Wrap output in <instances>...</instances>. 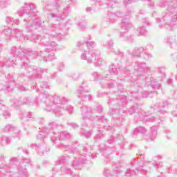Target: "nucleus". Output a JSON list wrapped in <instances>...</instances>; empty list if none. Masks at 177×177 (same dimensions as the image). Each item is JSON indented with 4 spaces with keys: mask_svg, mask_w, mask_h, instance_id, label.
<instances>
[{
    "mask_svg": "<svg viewBox=\"0 0 177 177\" xmlns=\"http://www.w3.org/2000/svg\"><path fill=\"white\" fill-rule=\"evenodd\" d=\"M104 177H109L110 176V170L105 169L104 170Z\"/></svg>",
    "mask_w": 177,
    "mask_h": 177,
    "instance_id": "obj_53",
    "label": "nucleus"
},
{
    "mask_svg": "<svg viewBox=\"0 0 177 177\" xmlns=\"http://www.w3.org/2000/svg\"><path fill=\"white\" fill-rule=\"evenodd\" d=\"M115 55H118L119 57H124V53L120 52V50L115 51Z\"/></svg>",
    "mask_w": 177,
    "mask_h": 177,
    "instance_id": "obj_55",
    "label": "nucleus"
},
{
    "mask_svg": "<svg viewBox=\"0 0 177 177\" xmlns=\"http://www.w3.org/2000/svg\"><path fill=\"white\" fill-rule=\"evenodd\" d=\"M0 32H3L7 37H15V34L19 32V29L14 28L10 29L9 26H4V28H0Z\"/></svg>",
    "mask_w": 177,
    "mask_h": 177,
    "instance_id": "obj_18",
    "label": "nucleus"
},
{
    "mask_svg": "<svg viewBox=\"0 0 177 177\" xmlns=\"http://www.w3.org/2000/svg\"><path fill=\"white\" fill-rule=\"evenodd\" d=\"M3 117H5V118H9V117H10V113H9L8 111H4L3 113Z\"/></svg>",
    "mask_w": 177,
    "mask_h": 177,
    "instance_id": "obj_56",
    "label": "nucleus"
},
{
    "mask_svg": "<svg viewBox=\"0 0 177 177\" xmlns=\"http://www.w3.org/2000/svg\"><path fill=\"white\" fill-rule=\"evenodd\" d=\"M143 53H145V48H143V47H139L137 48L131 55L133 57H142Z\"/></svg>",
    "mask_w": 177,
    "mask_h": 177,
    "instance_id": "obj_24",
    "label": "nucleus"
},
{
    "mask_svg": "<svg viewBox=\"0 0 177 177\" xmlns=\"http://www.w3.org/2000/svg\"><path fill=\"white\" fill-rule=\"evenodd\" d=\"M136 19H139L142 24V26L149 27V26H150L149 19L147 18L143 17V12H140L138 15H136Z\"/></svg>",
    "mask_w": 177,
    "mask_h": 177,
    "instance_id": "obj_22",
    "label": "nucleus"
},
{
    "mask_svg": "<svg viewBox=\"0 0 177 177\" xmlns=\"http://www.w3.org/2000/svg\"><path fill=\"white\" fill-rule=\"evenodd\" d=\"M144 118L147 122H154V121H156L158 124H160V122H162V120L161 118H158L156 120V118L154 117H149L148 115L144 116Z\"/></svg>",
    "mask_w": 177,
    "mask_h": 177,
    "instance_id": "obj_29",
    "label": "nucleus"
},
{
    "mask_svg": "<svg viewBox=\"0 0 177 177\" xmlns=\"http://www.w3.org/2000/svg\"><path fill=\"white\" fill-rule=\"evenodd\" d=\"M80 149H82L84 153H84L85 156L81 155L79 158H75L71 165H66L61 167V172H63V174H65L66 175H71L72 177H75L77 176L75 171H77V169H81V165L85 164V161H86L87 158L86 157H89L90 158H96V156L91 155V152H89V151H91V149L87 144L84 147L80 146L78 148H74L72 149V151L75 154V153H78Z\"/></svg>",
    "mask_w": 177,
    "mask_h": 177,
    "instance_id": "obj_6",
    "label": "nucleus"
},
{
    "mask_svg": "<svg viewBox=\"0 0 177 177\" xmlns=\"http://www.w3.org/2000/svg\"><path fill=\"white\" fill-rule=\"evenodd\" d=\"M59 125L54 122L48 124V127H44L43 131H40L37 135V139L42 140L45 139V135H50L51 138H53V135H52V132L50 129L55 130L56 128H58Z\"/></svg>",
    "mask_w": 177,
    "mask_h": 177,
    "instance_id": "obj_11",
    "label": "nucleus"
},
{
    "mask_svg": "<svg viewBox=\"0 0 177 177\" xmlns=\"http://www.w3.org/2000/svg\"><path fill=\"white\" fill-rule=\"evenodd\" d=\"M18 15L20 17H25L24 21L26 23L27 32H32L42 27V22L39 18L33 19L32 22L30 21L31 17L37 16V10L30 3H25L24 6L19 10Z\"/></svg>",
    "mask_w": 177,
    "mask_h": 177,
    "instance_id": "obj_7",
    "label": "nucleus"
},
{
    "mask_svg": "<svg viewBox=\"0 0 177 177\" xmlns=\"http://www.w3.org/2000/svg\"><path fill=\"white\" fill-rule=\"evenodd\" d=\"M6 23H7L10 26H13V24L19 26V24H20V20L14 19V18L12 17H6Z\"/></svg>",
    "mask_w": 177,
    "mask_h": 177,
    "instance_id": "obj_25",
    "label": "nucleus"
},
{
    "mask_svg": "<svg viewBox=\"0 0 177 177\" xmlns=\"http://www.w3.org/2000/svg\"><path fill=\"white\" fill-rule=\"evenodd\" d=\"M91 39H92V37H91V35H88L84 38V41L86 44L88 50V51L96 50H92V49H93V48H95L96 46V43H95V41H91Z\"/></svg>",
    "mask_w": 177,
    "mask_h": 177,
    "instance_id": "obj_20",
    "label": "nucleus"
},
{
    "mask_svg": "<svg viewBox=\"0 0 177 177\" xmlns=\"http://www.w3.org/2000/svg\"><path fill=\"white\" fill-rule=\"evenodd\" d=\"M58 67H59L60 71H62V70H63V68H64V64L63 62H59Z\"/></svg>",
    "mask_w": 177,
    "mask_h": 177,
    "instance_id": "obj_57",
    "label": "nucleus"
},
{
    "mask_svg": "<svg viewBox=\"0 0 177 177\" xmlns=\"http://www.w3.org/2000/svg\"><path fill=\"white\" fill-rule=\"evenodd\" d=\"M89 91L84 88L83 86H80L76 90L75 95L80 99H84V100H92V95H86Z\"/></svg>",
    "mask_w": 177,
    "mask_h": 177,
    "instance_id": "obj_15",
    "label": "nucleus"
},
{
    "mask_svg": "<svg viewBox=\"0 0 177 177\" xmlns=\"http://www.w3.org/2000/svg\"><path fill=\"white\" fill-rule=\"evenodd\" d=\"M95 109L97 113H102L103 111V107H102V105L100 104H97L95 106Z\"/></svg>",
    "mask_w": 177,
    "mask_h": 177,
    "instance_id": "obj_51",
    "label": "nucleus"
},
{
    "mask_svg": "<svg viewBox=\"0 0 177 177\" xmlns=\"http://www.w3.org/2000/svg\"><path fill=\"white\" fill-rule=\"evenodd\" d=\"M86 12L87 13H90V15H93V13H95V10H93V8H92L91 7H87L86 8Z\"/></svg>",
    "mask_w": 177,
    "mask_h": 177,
    "instance_id": "obj_50",
    "label": "nucleus"
},
{
    "mask_svg": "<svg viewBox=\"0 0 177 177\" xmlns=\"http://www.w3.org/2000/svg\"><path fill=\"white\" fill-rule=\"evenodd\" d=\"M113 140H114V137H111V139H109V140H107V142H108L109 145H111V143H113Z\"/></svg>",
    "mask_w": 177,
    "mask_h": 177,
    "instance_id": "obj_63",
    "label": "nucleus"
},
{
    "mask_svg": "<svg viewBox=\"0 0 177 177\" xmlns=\"http://www.w3.org/2000/svg\"><path fill=\"white\" fill-rule=\"evenodd\" d=\"M68 160V156H62L59 158V164H63Z\"/></svg>",
    "mask_w": 177,
    "mask_h": 177,
    "instance_id": "obj_45",
    "label": "nucleus"
},
{
    "mask_svg": "<svg viewBox=\"0 0 177 177\" xmlns=\"http://www.w3.org/2000/svg\"><path fill=\"white\" fill-rule=\"evenodd\" d=\"M111 151H109V149H105L103 151L102 154L104 157H107V156L111 154Z\"/></svg>",
    "mask_w": 177,
    "mask_h": 177,
    "instance_id": "obj_52",
    "label": "nucleus"
},
{
    "mask_svg": "<svg viewBox=\"0 0 177 177\" xmlns=\"http://www.w3.org/2000/svg\"><path fill=\"white\" fill-rule=\"evenodd\" d=\"M30 164V160L25 159L19 162L17 158H12L9 160L8 165H3L0 169L5 171V176L8 177H28L30 173L27 170V167Z\"/></svg>",
    "mask_w": 177,
    "mask_h": 177,
    "instance_id": "obj_5",
    "label": "nucleus"
},
{
    "mask_svg": "<svg viewBox=\"0 0 177 177\" xmlns=\"http://www.w3.org/2000/svg\"><path fill=\"white\" fill-rule=\"evenodd\" d=\"M11 129L12 126H10V124H8L4 127V131L5 132H9V131H10Z\"/></svg>",
    "mask_w": 177,
    "mask_h": 177,
    "instance_id": "obj_54",
    "label": "nucleus"
},
{
    "mask_svg": "<svg viewBox=\"0 0 177 177\" xmlns=\"http://www.w3.org/2000/svg\"><path fill=\"white\" fill-rule=\"evenodd\" d=\"M141 57H143V59H145V60H149V59H151L152 55H151V54H150L149 53H146V51H144V53H142Z\"/></svg>",
    "mask_w": 177,
    "mask_h": 177,
    "instance_id": "obj_44",
    "label": "nucleus"
},
{
    "mask_svg": "<svg viewBox=\"0 0 177 177\" xmlns=\"http://www.w3.org/2000/svg\"><path fill=\"white\" fill-rule=\"evenodd\" d=\"M32 149H35L38 154L42 156L46 154L49 151V148L41 145V144H32L31 145Z\"/></svg>",
    "mask_w": 177,
    "mask_h": 177,
    "instance_id": "obj_17",
    "label": "nucleus"
},
{
    "mask_svg": "<svg viewBox=\"0 0 177 177\" xmlns=\"http://www.w3.org/2000/svg\"><path fill=\"white\" fill-rule=\"evenodd\" d=\"M136 70H138V78L135 79V77H131L132 82H135V81L138 80H145L147 82H151L150 84L148 85V88H149V89H160V86L155 84L153 80H149L148 79H146V77H145V74H149V73H150V67L147 66L146 63L137 62L136 63Z\"/></svg>",
    "mask_w": 177,
    "mask_h": 177,
    "instance_id": "obj_8",
    "label": "nucleus"
},
{
    "mask_svg": "<svg viewBox=\"0 0 177 177\" xmlns=\"http://www.w3.org/2000/svg\"><path fill=\"white\" fill-rule=\"evenodd\" d=\"M91 76L93 78V81H99V80H102L100 75H99V73H97V72H93L91 73Z\"/></svg>",
    "mask_w": 177,
    "mask_h": 177,
    "instance_id": "obj_38",
    "label": "nucleus"
},
{
    "mask_svg": "<svg viewBox=\"0 0 177 177\" xmlns=\"http://www.w3.org/2000/svg\"><path fill=\"white\" fill-rule=\"evenodd\" d=\"M38 103V100H34L31 98H26L24 100V103L19 102L18 106H21V104H26V106H32L33 104H37Z\"/></svg>",
    "mask_w": 177,
    "mask_h": 177,
    "instance_id": "obj_23",
    "label": "nucleus"
},
{
    "mask_svg": "<svg viewBox=\"0 0 177 177\" xmlns=\"http://www.w3.org/2000/svg\"><path fill=\"white\" fill-rule=\"evenodd\" d=\"M160 6L167 8V12L162 14L161 19L157 18L156 22L159 27H165L167 30H173L172 27L176 24L177 16V0H162Z\"/></svg>",
    "mask_w": 177,
    "mask_h": 177,
    "instance_id": "obj_4",
    "label": "nucleus"
},
{
    "mask_svg": "<svg viewBox=\"0 0 177 177\" xmlns=\"http://www.w3.org/2000/svg\"><path fill=\"white\" fill-rule=\"evenodd\" d=\"M157 129H158V127L157 126H153L151 127V133L149 134V138L151 140H154L157 136Z\"/></svg>",
    "mask_w": 177,
    "mask_h": 177,
    "instance_id": "obj_28",
    "label": "nucleus"
},
{
    "mask_svg": "<svg viewBox=\"0 0 177 177\" xmlns=\"http://www.w3.org/2000/svg\"><path fill=\"white\" fill-rule=\"evenodd\" d=\"M2 91H3L5 93H9V92L13 91V88H12L10 85L7 84L2 88Z\"/></svg>",
    "mask_w": 177,
    "mask_h": 177,
    "instance_id": "obj_40",
    "label": "nucleus"
},
{
    "mask_svg": "<svg viewBox=\"0 0 177 177\" xmlns=\"http://www.w3.org/2000/svg\"><path fill=\"white\" fill-rule=\"evenodd\" d=\"M13 59L12 60H10V59H8L7 61H6L4 62V65L6 66V67H15V63L13 62Z\"/></svg>",
    "mask_w": 177,
    "mask_h": 177,
    "instance_id": "obj_39",
    "label": "nucleus"
},
{
    "mask_svg": "<svg viewBox=\"0 0 177 177\" xmlns=\"http://www.w3.org/2000/svg\"><path fill=\"white\" fill-rule=\"evenodd\" d=\"M131 98L130 99V100H133V99H136L137 100H139V99H140V96L138 95V93H131Z\"/></svg>",
    "mask_w": 177,
    "mask_h": 177,
    "instance_id": "obj_47",
    "label": "nucleus"
},
{
    "mask_svg": "<svg viewBox=\"0 0 177 177\" xmlns=\"http://www.w3.org/2000/svg\"><path fill=\"white\" fill-rule=\"evenodd\" d=\"M81 136H85V138H91L92 135L90 131H86L85 130H82L80 131Z\"/></svg>",
    "mask_w": 177,
    "mask_h": 177,
    "instance_id": "obj_43",
    "label": "nucleus"
},
{
    "mask_svg": "<svg viewBox=\"0 0 177 177\" xmlns=\"http://www.w3.org/2000/svg\"><path fill=\"white\" fill-rule=\"evenodd\" d=\"M46 89H50V86L48 85L47 82H42L40 84V88H38L39 92H41L39 95V100L45 103L44 110L46 111L53 113L55 115H63V112L66 111L69 114H73L74 108L67 104L68 99L59 96L53 97L45 91Z\"/></svg>",
    "mask_w": 177,
    "mask_h": 177,
    "instance_id": "obj_2",
    "label": "nucleus"
},
{
    "mask_svg": "<svg viewBox=\"0 0 177 177\" xmlns=\"http://www.w3.org/2000/svg\"><path fill=\"white\" fill-rule=\"evenodd\" d=\"M19 91H20L21 92H24V91H26V87L23 86H20L19 87H18Z\"/></svg>",
    "mask_w": 177,
    "mask_h": 177,
    "instance_id": "obj_61",
    "label": "nucleus"
},
{
    "mask_svg": "<svg viewBox=\"0 0 177 177\" xmlns=\"http://www.w3.org/2000/svg\"><path fill=\"white\" fill-rule=\"evenodd\" d=\"M116 102L119 106V110H121V107H124V106H125V104H127L128 102L127 100V96L124 95H120V97L116 99Z\"/></svg>",
    "mask_w": 177,
    "mask_h": 177,
    "instance_id": "obj_21",
    "label": "nucleus"
},
{
    "mask_svg": "<svg viewBox=\"0 0 177 177\" xmlns=\"http://www.w3.org/2000/svg\"><path fill=\"white\" fill-rule=\"evenodd\" d=\"M131 15V10H127L124 12L118 11L115 14L111 12L109 14L110 18L106 20V23L113 24V23H115V19H117V17H123L119 26L126 31L120 32V37L122 38L124 41H128L129 42H133V38L135 37L133 32H129V30L133 27L132 23L129 21Z\"/></svg>",
    "mask_w": 177,
    "mask_h": 177,
    "instance_id": "obj_3",
    "label": "nucleus"
},
{
    "mask_svg": "<svg viewBox=\"0 0 177 177\" xmlns=\"http://www.w3.org/2000/svg\"><path fill=\"white\" fill-rule=\"evenodd\" d=\"M168 106V102L165 101L160 106H158V111L161 113L162 114H165V111H164V107H167Z\"/></svg>",
    "mask_w": 177,
    "mask_h": 177,
    "instance_id": "obj_33",
    "label": "nucleus"
},
{
    "mask_svg": "<svg viewBox=\"0 0 177 177\" xmlns=\"http://www.w3.org/2000/svg\"><path fill=\"white\" fill-rule=\"evenodd\" d=\"M136 34L139 37V35H147V30L146 26H140L136 30Z\"/></svg>",
    "mask_w": 177,
    "mask_h": 177,
    "instance_id": "obj_26",
    "label": "nucleus"
},
{
    "mask_svg": "<svg viewBox=\"0 0 177 177\" xmlns=\"http://www.w3.org/2000/svg\"><path fill=\"white\" fill-rule=\"evenodd\" d=\"M10 6V0H0V12Z\"/></svg>",
    "mask_w": 177,
    "mask_h": 177,
    "instance_id": "obj_31",
    "label": "nucleus"
},
{
    "mask_svg": "<svg viewBox=\"0 0 177 177\" xmlns=\"http://www.w3.org/2000/svg\"><path fill=\"white\" fill-rule=\"evenodd\" d=\"M70 77H71L72 80L74 81H77L81 78V73L78 71H73L71 73Z\"/></svg>",
    "mask_w": 177,
    "mask_h": 177,
    "instance_id": "obj_32",
    "label": "nucleus"
},
{
    "mask_svg": "<svg viewBox=\"0 0 177 177\" xmlns=\"http://www.w3.org/2000/svg\"><path fill=\"white\" fill-rule=\"evenodd\" d=\"M81 111H82V117L84 121L85 120H91V121H93V118H92V109L86 105H83L81 107Z\"/></svg>",
    "mask_w": 177,
    "mask_h": 177,
    "instance_id": "obj_16",
    "label": "nucleus"
},
{
    "mask_svg": "<svg viewBox=\"0 0 177 177\" xmlns=\"http://www.w3.org/2000/svg\"><path fill=\"white\" fill-rule=\"evenodd\" d=\"M69 125L71 128H73V129H75V128H78L79 127L76 123H70Z\"/></svg>",
    "mask_w": 177,
    "mask_h": 177,
    "instance_id": "obj_59",
    "label": "nucleus"
},
{
    "mask_svg": "<svg viewBox=\"0 0 177 177\" xmlns=\"http://www.w3.org/2000/svg\"><path fill=\"white\" fill-rule=\"evenodd\" d=\"M113 45L114 43L113 42V40H109L103 43V46H104V48H106L107 49H113Z\"/></svg>",
    "mask_w": 177,
    "mask_h": 177,
    "instance_id": "obj_35",
    "label": "nucleus"
},
{
    "mask_svg": "<svg viewBox=\"0 0 177 177\" xmlns=\"http://www.w3.org/2000/svg\"><path fill=\"white\" fill-rule=\"evenodd\" d=\"M98 132L99 134L94 137L95 140H97V139H102V138H103V133L100 131H99Z\"/></svg>",
    "mask_w": 177,
    "mask_h": 177,
    "instance_id": "obj_49",
    "label": "nucleus"
},
{
    "mask_svg": "<svg viewBox=\"0 0 177 177\" xmlns=\"http://www.w3.org/2000/svg\"><path fill=\"white\" fill-rule=\"evenodd\" d=\"M77 25L79 26V28H80L82 31H84V30L86 28V22H85V18H83V20L82 21H80Z\"/></svg>",
    "mask_w": 177,
    "mask_h": 177,
    "instance_id": "obj_36",
    "label": "nucleus"
},
{
    "mask_svg": "<svg viewBox=\"0 0 177 177\" xmlns=\"http://www.w3.org/2000/svg\"><path fill=\"white\" fill-rule=\"evenodd\" d=\"M51 135V142L53 145H55L56 147H59L62 150H68L70 149V145H64V144H61L62 140L64 139H71V134L67 131H62L60 133L52 131Z\"/></svg>",
    "mask_w": 177,
    "mask_h": 177,
    "instance_id": "obj_10",
    "label": "nucleus"
},
{
    "mask_svg": "<svg viewBox=\"0 0 177 177\" xmlns=\"http://www.w3.org/2000/svg\"><path fill=\"white\" fill-rule=\"evenodd\" d=\"M153 93H154L153 91H151L150 93L149 91H144L142 97H153Z\"/></svg>",
    "mask_w": 177,
    "mask_h": 177,
    "instance_id": "obj_37",
    "label": "nucleus"
},
{
    "mask_svg": "<svg viewBox=\"0 0 177 177\" xmlns=\"http://www.w3.org/2000/svg\"><path fill=\"white\" fill-rule=\"evenodd\" d=\"M17 39H19L21 42H24L26 41V39L28 38V36H24L23 34V31L19 30V31L14 36Z\"/></svg>",
    "mask_w": 177,
    "mask_h": 177,
    "instance_id": "obj_27",
    "label": "nucleus"
},
{
    "mask_svg": "<svg viewBox=\"0 0 177 177\" xmlns=\"http://www.w3.org/2000/svg\"><path fill=\"white\" fill-rule=\"evenodd\" d=\"M26 117L27 118H32V113L31 112H27Z\"/></svg>",
    "mask_w": 177,
    "mask_h": 177,
    "instance_id": "obj_62",
    "label": "nucleus"
},
{
    "mask_svg": "<svg viewBox=\"0 0 177 177\" xmlns=\"http://www.w3.org/2000/svg\"><path fill=\"white\" fill-rule=\"evenodd\" d=\"M165 42L167 45H169V46H172V45H174V39L172 37H167L165 39Z\"/></svg>",
    "mask_w": 177,
    "mask_h": 177,
    "instance_id": "obj_42",
    "label": "nucleus"
},
{
    "mask_svg": "<svg viewBox=\"0 0 177 177\" xmlns=\"http://www.w3.org/2000/svg\"><path fill=\"white\" fill-rule=\"evenodd\" d=\"M110 77V75H107L102 79L100 82V85L102 88H109V89L111 88H115L118 86V88H122V84L121 82L118 83L117 81L113 80H108L107 78Z\"/></svg>",
    "mask_w": 177,
    "mask_h": 177,
    "instance_id": "obj_12",
    "label": "nucleus"
},
{
    "mask_svg": "<svg viewBox=\"0 0 177 177\" xmlns=\"http://www.w3.org/2000/svg\"><path fill=\"white\" fill-rule=\"evenodd\" d=\"M95 5H106L107 8H112L115 3V0H94Z\"/></svg>",
    "mask_w": 177,
    "mask_h": 177,
    "instance_id": "obj_19",
    "label": "nucleus"
},
{
    "mask_svg": "<svg viewBox=\"0 0 177 177\" xmlns=\"http://www.w3.org/2000/svg\"><path fill=\"white\" fill-rule=\"evenodd\" d=\"M124 5H129V3H132L133 2V0H124Z\"/></svg>",
    "mask_w": 177,
    "mask_h": 177,
    "instance_id": "obj_58",
    "label": "nucleus"
},
{
    "mask_svg": "<svg viewBox=\"0 0 177 177\" xmlns=\"http://www.w3.org/2000/svg\"><path fill=\"white\" fill-rule=\"evenodd\" d=\"M26 38L27 39H30V41H35L37 39H39L38 38V35H34V34H31L30 35L28 36V37Z\"/></svg>",
    "mask_w": 177,
    "mask_h": 177,
    "instance_id": "obj_46",
    "label": "nucleus"
},
{
    "mask_svg": "<svg viewBox=\"0 0 177 177\" xmlns=\"http://www.w3.org/2000/svg\"><path fill=\"white\" fill-rule=\"evenodd\" d=\"M83 45H84V43L82 41H79L77 44V48H81V46H82Z\"/></svg>",
    "mask_w": 177,
    "mask_h": 177,
    "instance_id": "obj_64",
    "label": "nucleus"
},
{
    "mask_svg": "<svg viewBox=\"0 0 177 177\" xmlns=\"http://www.w3.org/2000/svg\"><path fill=\"white\" fill-rule=\"evenodd\" d=\"M109 73L110 74H117V66L112 64L109 66Z\"/></svg>",
    "mask_w": 177,
    "mask_h": 177,
    "instance_id": "obj_41",
    "label": "nucleus"
},
{
    "mask_svg": "<svg viewBox=\"0 0 177 177\" xmlns=\"http://www.w3.org/2000/svg\"><path fill=\"white\" fill-rule=\"evenodd\" d=\"M56 38L57 39H62L63 35L60 32V28L56 25H53L50 29H44L43 30V35L41 37V43L45 46L44 52L40 51L36 53L35 51L31 50V49H26L19 48L17 49L16 47H12L10 53L14 57H17L15 59V64H20L21 68H25L27 71L32 75L35 78H41V73H45V69L38 68L34 66H28L27 62H28V57L35 59L36 57L37 60L40 62H52L55 60V52L57 50L58 44L56 42Z\"/></svg>",
    "mask_w": 177,
    "mask_h": 177,
    "instance_id": "obj_1",
    "label": "nucleus"
},
{
    "mask_svg": "<svg viewBox=\"0 0 177 177\" xmlns=\"http://www.w3.org/2000/svg\"><path fill=\"white\" fill-rule=\"evenodd\" d=\"M1 143L2 146H6V145H9V143H10V138L9 137L2 136L1 138Z\"/></svg>",
    "mask_w": 177,
    "mask_h": 177,
    "instance_id": "obj_34",
    "label": "nucleus"
},
{
    "mask_svg": "<svg viewBox=\"0 0 177 177\" xmlns=\"http://www.w3.org/2000/svg\"><path fill=\"white\" fill-rule=\"evenodd\" d=\"M131 165L136 167V171L131 170V169H128L126 172L127 176H135L136 175L138 170L142 169L143 166H142V163L137 162L136 160L132 159L131 161Z\"/></svg>",
    "mask_w": 177,
    "mask_h": 177,
    "instance_id": "obj_14",
    "label": "nucleus"
},
{
    "mask_svg": "<svg viewBox=\"0 0 177 177\" xmlns=\"http://www.w3.org/2000/svg\"><path fill=\"white\" fill-rule=\"evenodd\" d=\"M136 112V106H133V107L129 109V110L127 111V113L129 114H133Z\"/></svg>",
    "mask_w": 177,
    "mask_h": 177,
    "instance_id": "obj_48",
    "label": "nucleus"
},
{
    "mask_svg": "<svg viewBox=\"0 0 177 177\" xmlns=\"http://www.w3.org/2000/svg\"><path fill=\"white\" fill-rule=\"evenodd\" d=\"M153 45L151 44H149L146 46V49H149V50H152L153 49Z\"/></svg>",
    "mask_w": 177,
    "mask_h": 177,
    "instance_id": "obj_60",
    "label": "nucleus"
},
{
    "mask_svg": "<svg viewBox=\"0 0 177 177\" xmlns=\"http://www.w3.org/2000/svg\"><path fill=\"white\" fill-rule=\"evenodd\" d=\"M70 12H71V8L70 7H66L61 11H58V14L51 12L50 16L53 19H55V20H64V19H66L67 16L70 15Z\"/></svg>",
    "mask_w": 177,
    "mask_h": 177,
    "instance_id": "obj_13",
    "label": "nucleus"
},
{
    "mask_svg": "<svg viewBox=\"0 0 177 177\" xmlns=\"http://www.w3.org/2000/svg\"><path fill=\"white\" fill-rule=\"evenodd\" d=\"M146 132V129L143 127H138L136 128L133 132V135H138V133H141V135H145V133Z\"/></svg>",
    "mask_w": 177,
    "mask_h": 177,
    "instance_id": "obj_30",
    "label": "nucleus"
},
{
    "mask_svg": "<svg viewBox=\"0 0 177 177\" xmlns=\"http://www.w3.org/2000/svg\"><path fill=\"white\" fill-rule=\"evenodd\" d=\"M81 60H86L88 64L92 63L97 67H100L103 63V58L100 57V53L97 50H84L80 55Z\"/></svg>",
    "mask_w": 177,
    "mask_h": 177,
    "instance_id": "obj_9",
    "label": "nucleus"
}]
</instances>
